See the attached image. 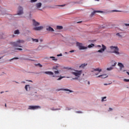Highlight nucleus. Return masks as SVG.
Returning <instances> with one entry per match:
<instances>
[{
	"instance_id": "ddd939ff",
	"label": "nucleus",
	"mask_w": 129,
	"mask_h": 129,
	"mask_svg": "<svg viewBox=\"0 0 129 129\" xmlns=\"http://www.w3.org/2000/svg\"><path fill=\"white\" fill-rule=\"evenodd\" d=\"M117 66H119V67L120 68L119 70H120V71H122V69L124 68V65L122 64V63L121 62H118V63H117Z\"/></svg>"
},
{
	"instance_id": "412c9836",
	"label": "nucleus",
	"mask_w": 129,
	"mask_h": 129,
	"mask_svg": "<svg viewBox=\"0 0 129 129\" xmlns=\"http://www.w3.org/2000/svg\"><path fill=\"white\" fill-rule=\"evenodd\" d=\"M62 29H63V27L62 26H56V29L62 30Z\"/></svg>"
},
{
	"instance_id": "2eb2a0df",
	"label": "nucleus",
	"mask_w": 129,
	"mask_h": 129,
	"mask_svg": "<svg viewBox=\"0 0 129 129\" xmlns=\"http://www.w3.org/2000/svg\"><path fill=\"white\" fill-rule=\"evenodd\" d=\"M107 77H108V75H107L106 74L99 75L98 77H97V78H101L102 79H105Z\"/></svg>"
},
{
	"instance_id": "3c124183",
	"label": "nucleus",
	"mask_w": 129,
	"mask_h": 129,
	"mask_svg": "<svg viewBox=\"0 0 129 129\" xmlns=\"http://www.w3.org/2000/svg\"><path fill=\"white\" fill-rule=\"evenodd\" d=\"M41 47V46H39V47H38V48H39V47Z\"/></svg>"
},
{
	"instance_id": "a211bd4d",
	"label": "nucleus",
	"mask_w": 129,
	"mask_h": 129,
	"mask_svg": "<svg viewBox=\"0 0 129 129\" xmlns=\"http://www.w3.org/2000/svg\"><path fill=\"white\" fill-rule=\"evenodd\" d=\"M49 58L52 59V60L54 61V62H56L57 61V59L54 56H50Z\"/></svg>"
},
{
	"instance_id": "6ab92c4d",
	"label": "nucleus",
	"mask_w": 129,
	"mask_h": 129,
	"mask_svg": "<svg viewBox=\"0 0 129 129\" xmlns=\"http://www.w3.org/2000/svg\"><path fill=\"white\" fill-rule=\"evenodd\" d=\"M60 90L69 91V92H70V93L73 92V91L70 90L69 89H60Z\"/></svg>"
},
{
	"instance_id": "13d9d810",
	"label": "nucleus",
	"mask_w": 129,
	"mask_h": 129,
	"mask_svg": "<svg viewBox=\"0 0 129 129\" xmlns=\"http://www.w3.org/2000/svg\"><path fill=\"white\" fill-rule=\"evenodd\" d=\"M123 72H125V71H123Z\"/></svg>"
},
{
	"instance_id": "473e14b6",
	"label": "nucleus",
	"mask_w": 129,
	"mask_h": 129,
	"mask_svg": "<svg viewBox=\"0 0 129 129\" xmlns=\"http://www.w3.org/2000/svg\"><path fill=\"white\" fill-rule=\"evenodd\" d=\"M29 87V85H26L25 86V90L27 91V87Z\"/></svg>"
},
{
	"instance_id": "a19ab883",
	"label": "nucleus",
	"mask_w": 129,
	"mask_h": 129,
	"mask_svg": "<svg viewBox=\"0 0 129 129\" xmlns=\"http://www.w3.org/2000/svg\"><path fill=\"white\" fill-rule=\"evenodd\" d=\"M119 12V11H116V10H113L112 11V12Z\"/></svg>"
},
{
	"instance_id": "9b49d317",
	"label": "nucleus",
	"mask_w": 129,
	"mask_h": 129,
	"mask_svg": "<svg viewBox=\"0 0 129 129\" xmlns=\"http://www.w3.org/2000/svg\"><path fill=\"white\" fill-rule=\"evenodd\" d=\"M43 29V26H39V27H36L33 28V30L35 31H41Z\"/></svg>"
},
{
	"instance_id": "39448f33",
	"label": "nucleus",
	"mask_w": 129,
	"mask_h": 129,
	"mask_svg": "<svg viewBox=\"0 0 129 129\" xmlns=\"http://www.w3.org/2000/svg\"><path fill=\"white\" fill-rule=\"evenodd\" d=\"M76 46L78 47L79 49L80 50H84L87 49L88 47L83 46V44L82 43H79L77 42L76 43Z\"/></svg>"
},
{
	"instance_id": "dca6fc26",
	"label": "nucleus",
	"mask_w": 129,
	"mask_h": 129,
	"mask_svg": "<svg viewBox=\"0 0 129 129\" xmlns=\"http://www.w3.org/2000/svg\"><path fill=\"white\" fill-rule=\"evenodd\" d=\"M96 13H103V11H95L92 12V16H93Z\"/></svg>"
},
{
	"instance_id": "864d4df0",
	"label": "nucleus",
	"mask_w": 129,
	"mask_h": 129,
	"mask_svg": "<svg viewBox=\"0 0 129 129\" xmlns=\"http://www.w3.org/2000/svg\"><path fill=\"white\" fill-rule=\"evenodd\" d=\"M88 84L90 85V82H88Z\"/></svg>"
},
{
	"instance_id": "5701e85b",
	"label": "nucleus",
	"mask_w": 129,
	"mask_h": 129,
	"mask_svg": "<svg viewBox=\"0 0 129 129\" xmlns=\"http://www.w3.org/2000/svg\"><path fill=\"white\" fill-rule=\"evenodd\" d=\"M122 33H116V36H118L119 38H122V36L121 35Z\"/></svg>"
},
{
	"instance_id": "f704fd0d",
	"label": "nucleus",
	"mask_w": 129,
	"mask_h": 129,
	"mask_svg": "<svg viewBox=\"0 0 129 129\" xmlns=\"http://www.w3.org/2000/svg\"><path fill=\"white\" fill-rule=\"evenodd\" d=\"M22 50L23 49L22 48H15V50Z\"/></svg>"
},
{
	"instance_id": "c756f323",
	"label": "nucleus",
	"mask_w": 129,
	"mask_h": 129,
	"mask_svg": "<svg viewBox=\"0 0 129 129\" xmlns=\"http://www.w3.org/2000/svg\"><path fill=\"white\" fill-rule=\"evenodd\" d=\"M37 2V0H31V3H36Z\"/></svg>"
},
{
	"instance_id": "393cba45",
	"label": "nucleus",
	"mask_w": 129,
	"mask_h": 129,
	"mask_svg": "<svg viewBox=\"0 0 129 129\" xmlns=\"http://www.w3.org/2000/svg\"><path fill=\"white\" fill-rule=\"evenodd\" d=\"M113 70V68H112V67H109V68H107L106 69V70H107V71H111V70Z\"/></svg>"
},
{
	"instance_id": "4d7b16f0",
	"label": "nucleus",
	"mask_w": 129,
	"mask_h": 129,
	"mask_svg": "<svg viewBox=\"0 0 129 129\" xmlns=\"http://www.w3.org/2000/svg\"><path fill=\"white\" fill-rule=\"evenodd\" d=\"M16 83H18V82H16Z\"/></svg>"
},
{
	"instance_id": "20e7f679",
	"label": "nucleus",
	"mask_w": 129,
	"mask_h": 129,
	"mask_svg": "<svg viewBox=\"0 0 129 129\" xmlns=\"http://www.w3.org/2000/svg\"><path fill=\"white\" fill-rule=\"evenodd\" d=\"M102 47V48H101L100 50H98V52L99 53H103L105 50H106V46H105L104 44H102V46L101 45H98L96 46V47H99V48H101Z\"/></svg>"
},
{
	"instance_id": "09e8293b",
	"label": "nucleus",
	"mask_w": 129,
	"mask_h": 129,
	"mask_svg": "<svg viewBox=\"0 0 129 129\" xmlns=\"http://www.w3.org/2000/svg\"><path fill=\"white\" fill-rule=\"evenodd\" d=\"M82 23V22H78V23Z\"/></svg>"
},
{
	"instance_id": "cd10ccee",
	"label": "nucleus",
	"mask_w": 129,
	"mask_h": 129,
	"mask_svg": "<svg viewBox=\"0 0 129 129\" xmlns=\"http://www.w3.org/2000/svg\"><path fill=\"white\" fill-rule=\"evenodd\" d=\"M19 58L18 57H15V58H13L12 59H10V61H12L13 60H14V59H18Z\"/></svg>"
},
{
	"instance_id": "6e6d98bb",
	"label": "nucleus",
	"mask_w": 129,
	"mask_h": 129,
	"mask_svg": "<svg viewBox=\"0 0 129 129\" xmlns=\"http://www.w3.org/2000/svg\"><path fill=\"white\" fill-rule=\"evenodd\" d=\"M96 1H99V0H96Z\"/></svg>"
},
{
	"instance_id": "49530a36",
	"label": "nucleus",
	"mask_w": 129,
	"mask_h": 129,
	"mask_svg": "<svg viewBox=\"0 0 129 129\" xmlns=\"http://www.w3.org/2000/svg\"><path fill=\"white\" fill-rule=\"evenodd\" d=\"M110 84H104V85H110Z\"/></svg>"
},
{
	"instance_id": "ea45409f",
	"label": "nucleus",
	"mask_w": 129,
	"mask_h": 129,
	"mask_svg": "<svg viewBox=\"0 0 129 129\" xmlns=\"http://www.w3.org/2000/svg\"><path fill=\"white\" fill-rule=\"evenodd\" d=\"M74 52V50H71L70 51V53H73Z\"/></svg>"
},
{
	"instance_id": "c03bdc74",
	"label": "nucleus",
	"mask_w": 129,
	"mask_h": 129,
	"mask_svg": "<svg viewBox=\"0 0 129 129\" xmlns=\"http://www.w3.org/2000/svg\"><path fill=\"white\" fill-rule=\"evenodd\" d=\"M126 73H127V74L128 75V76H129V72H126Z\"/></svg>"
},
{
	"instance_id": "58836bf2",
	"label": "nucleus",
	"mask_w": 129,
	"mask_h": 129,
	"mask_svg": "<svg viewBox=\"0 0 129 129\" xmlns=\"http://www.w3.org/2000/svg\"><path fill=\"white\" fill-rule=\"evenodd\" d=\"M125 26H129V24H125Z\"/></svg>"
},
{
	"instance_id": "4c0bfd02",
	"label": "nucleus",
	"mask_w": 129,
	"mask_h": 129,
	"mask_svg": "<svg viewBox=\"0 0 129 129\" xmlns=\"http://www.w3.org/2000/svg\"><path fill=\"white\" fill-rule=\"evenodd\" d=\"M112 110V109L111 108H109V111H111Z\"/></svg>"
},
{
	"instance_id": "a18cd8bd",
	"label": "nucleus",
	"mask_w": 129,
	"mask_h": 129,
	"mask_svg": "<svg viewBox=\"0 0 129 129\" xmlns=\"http://www.w3.org/2000/svg\"><path fill=\"white\" fill-rule=\"evenodd\" d=\"M2 58H4V56H1V57H0V59H2Z\"/></svg>"
},
{
	"instance_id": "37998d69",
	"label": "nucleus",
	"mask_w": 129,
	"mask_h": 129,
	"mask_svg": "<svg viewBox=\"0 0 129 129\" xmlns=\"http://www.w3.org/2000/svg\"><path fill=\"white\" fill-rule=\"evenodd\" d=\"M52 77H53V78H54V77H56L55 75H53V76H52Z\"/></svg>"
},
{
	"instance_id": "4be33fe9",
	"label": "nucleus",
	"mask_w": 129,
	"mask_h": 129,
	"mask_svg": "<svg viewBox=\"0 0 129 129\" xmlns=\"http://www.w3.org/2000/svg\"><path fill=\"white\" fill-rule=\"evenodd\" d=\"M32 41H33V42H39V40L38 39H34V38H32Z\"/></svg>"
},
{
	"instance_id": "603ef678",
	"label": "nucleus",
	"mask_w": 129,
	"mask_h": 129,
	"mask_svg": "<svg viewBox=\"0 0 129 129\" xmlns=\"http://www.w3.org/2000/svg\"><path fill=\"white\" fill-rule=\"evenodd\" d=\"M5 107H7V104H5Z\"/></svg>"
},
{
	"instance_id": "9d476101",
	"label": "nucleus",
	"mask_w": 129,
	"mask_h": 129,
	"mask_svg": "<svg viewBox=\"0 0 129 129\" xmlns=\"http://www.w3.org/2000/svg\"><path fill=\"white\" fill-rule=\"evenodd\" d=\"M23 14V9L21 7H19V11H18L17 15H22Z\"/></svg>"
},
{
	"instance_id": "f8f14e48",
	"label": "nucleus",
	"mask_w": 129,
	"mask_h": 129,
	"mask_svg": "<svg viewBox=\"0 0 129 129\" xmlns=\"http://www.w3.org/2000/svg\"><path fill=\"white\" fill-rule=\"evenodd\" d=\"M33 25L34 26L37 27L39 26L40 25V23H39V22H37L35 20H33Z\"/></svg>"
},
{
	"instance_id": "2f4dec72",
	"label": "nucleus",
	"mask_w": 129,
	"mask_h": 129,
	"mask_svg": "<svg viewBox=\"0 0 129 129\" xmlns=\"http://www.w3.org/2000/svg\"><path fill=\"white\" fill-rule=\"evenodd\" d=\"M123 81L125 82H129V80L125 79L123 80Z\"/></svg>"
},
{
	"instance_id": "e433bc0d",
	"label": "nucleus",
	"mask_w": 129,
	"mask_h": 129,
	"mask_svg": "<svg viewBox=\"0 0 129 129\" xmlns=\"http://www.w3.org/2000/svg\"><path fill=\"white\" fill-rule=\"evenodd\" d=\"M52 111L57 110H59V109H51Z\"/></svg>"
},
{
	"instance_id": "6e6552de",
	"label": "nucleus",
	"mask_w": 129,
	"mask_h": 129,
	"mask_svg": "<svg viewBox=\"0 0 129 129\" xmlns=\"http://www.w3.org/2000/svg\"><path fill=\"white\" fill-rule=\"evenodd\" d=\"M93 71H91V72L94 73L95 72H98V73L95 74V75L97 76L99 73L102 72V69L100 68L93 69Z\"/></svg>"
},
{
	"instance_id": "f257e3e1",
	"label": "nucleus",
	"mask_w": 129,
	"mask_h": 129,
	"mask_svg": "<svg viewBox=\"0 0 129 129\" xmlns=\"http://www.w3.org/2000/svg\"><path fill=\"white\" fill-rule=\"evenodd\" d=\"M24 41L23 40H18L16 42H14L11 43V44L13 46V47H22V46H21V44H24Z\"/></svg>"
},
{
	"instance_id": "aec40b11",
	"label": "nucleus",
	"mask_w": 129,
	"mask_h": 129,
	"mask_svg": "<svg viewBox=\"0 0 129 129\" xmlns=\"http://www.w3.org/2000/svg\"><path fill=\"white\" fill-rule=\"evenodd\" d=\"M45 74L46 75H53V73L52 72H45Z\"/></svg>"
},
{
	"instance_id": "7c9ffc66",
	"label": "nucleus",
	"mask_w": 129,
	"mask_h": 129,
	"mask_svg": "<svg viewBox=\"0 0 129 129\" xmlns=\"http://www.w3.org/2000/svg\"><path fill=\"white\" fill-rule=\"evenodd\" d=\"M36 66H39L40 68L42 67V65H41L40 63H38L37 64H36Z\"/></svg>"
},
{
	"instance_id": "f03ea898",
	"label": "nucleus",
	"mask_w": 129,
	"mask_h": 129,
	"mask_svg": "<svg viewBox=\"0 0 129 129\" xmlns=\"http://www.w3.org/2000/svg\"><path fill=\"white\" fill-rule=\"evenodd\" d=\"M72 74L75 75L76 77L73 78V80H78V78H80L82 74V71L75 70V72H72Z\"/></svg>"
},
{
	"instance_id": "423d86ee",
	"label": "nucleus",
	"mask_w": 129,
	"mask_h": 129,
	"mask_svg": "<svg viewBox=\"0 0 129 129\" xmlns=\"http://www.w3.org/2000/svg\"><path fill=\"white\" fill-rule=\"evenodd\" d=\"M58 68H59V66H55L52 68V70H56L54 71V73L55 75H58L59 74L60 71H58Z\"/></svg>"
},
{
	"instance_id": "bb28decb",
	"label": "nucleus",
	"mask_w": 129,
	"mask_h": 129,
	"mask_svg": "<svg viewBox=\"0 0 129 129\" xmlns=\"http://www.w3.org/2000/svg\"><path fill=\"white\" fill-rule=\"evenodd\" d=\"M64 78H65V77H60L59 78H58L57 80V81H60V80H61L62 79H63Z\"/></svg>"
},
{
	"instance_id": "0eeeda50",
	"label": "nucleus",
	"mask_w": 129,
	"mask_h": 129,
	"mask_svg": "<svg viewBox=\"0 0 129 129\" xmlns=\"http://www.w3.org/2000/svg\"><path fill=\"white\" fill-rule=\"evenodd\" d=\"M41 107L40 106H29L28 109L29 110H37L38 109H40Z\"/></svg>"
},
{
	"instance_id": "7ed1b4c3",
	"label": "nucleus",
	"mask_w": 129,
	"mask_h": 129,
	"mask_svg": "<svg viewBox=\"0 0 129 129\" xmlns=\"http://www.w3.org/2000/svg\"><path fill=\"white\" fill-rule=\"evenodd\" d=\"M109 48H110V49L111 50H113L112 53H114L116 55L120 54V52H119V49H118V47L114 46H110V47H109Z\"/></svg>"
},
{
	"instance_id": "5fc2aeb1",
	"label": "nucleus",
	"mask_w": 129,
	"mask_h": 129,
	"mask_svg": "<svg viewBox=\"0 0 129 129\" xmlns=\"http://www.w3.org/2000/svg\"><path fill=\"white\" fill-rule=\"evenodd\" d=\"M65 53H66V54H67V53H68V52H66Z\"/></svg>"
},
{
	"instance_id": "b1692460",
	"label": "nucleus",
	"mask_w": 129,
	"mask_h": 129,
	"mask_svg": "<svg viewBox=\"0 0 129 129\" xmlns=\"http://www.w3.org/2000/svg\"><path fill=\"white\" fill-rule=\"evenodd\" d=\"M94 44L93 43H92L91 44H89L88 46V47L89 48H91L92 47H94Z\"/></svg>"
},
{
	"instance_id": "4468645a",
	"label": "nucleus",
	"mask_w": 129,
	"mask_h": 129,
	"mask_svg": "<svg viewBox=\"0 0 129 129\" xmlns=\"http://www.w3.org/2000/svg\"><path fill=\"white\" fill-rule=\"evenodd\" d=\"M46 31L48 32H53L54 30L53 28L51 27L50 26H48L47 28H46Z\"/></svg>"
},
{
	"instance_id": "a878e982",
	"label": "nucleus",
	"mask_w": 129,
	"mask_h": 129,
	"mask_svg": "<svg viewBox=\"0 0 129 129\" xmlns=\"http://www.w3.org/2000/svg\"><path fill=\"white\" fill-rule=\"evenodd\" d=\"M19 34V30H15V34Z\"/></svg>"
},
{
	"instance_id": "79ce46f5",
	"label": "nucleus",
	"mask_w": 129,
	"mask_h": 129,
	"mask_svg": "<svg viewBox=\"0 0 129 129\" xmlns=\"http://www.w3.org/2000/svg\"><path fill=\"white\" fill-rule=\"evenodd\" d=\"M40 42H43V39H40Z\"/></svg>"
},
{
	"instance_id": "f3484780",
	"label": "nucleus",
	"mask_w": 129,
	"mask_h": 129,
	"mask_svg": "<svg viewBox=\"0 0 129 129\" xmlns=\"http://www.w3.org/2000/svg\"><path fill=\"white\" fill-rule=\"evenodd\" d=\"M87 65H88L87 63H83L82 65L80 66V68L84 69L85 68L86 66Z\"/></svg>"
},
{
	"instance_id": "8fccbe9b",
	"label": "nucleus",
	"mask_w": 129,
	"mask_h": 129,
	"mask_svg": "<svg viewBox=\"0 0 129 129\" xmlns=\"http://www.w3.org/2000/svg\"><path fill=\"white\" fill-rule=\"evenodd\" d=\"M63 6H64V5H61L60 7H63Z\"/></svg>"
},
{
	"instance_id": "de8ad7c7",
	"label": "nucleus",
	"mask_w": 129,
	"mask_h": 129,
	"mask_svg": "<svg viewBox=\"0 0 129 129\" xmlns=\"http://www.w3.org/2000/svg\"><path fill=\"white\" fill-rule=\"evenodd\" d=\"M4 93V92H1V94Z\"/></svg>"
},
{
	"instance_id": "c9c22d12",
	"label": "nucleus",
	"mask_w": 129,
	"mask_h": 129,
	"mask_svg": "<svg viewBox=\"0 0 129 129\" xmlns=\"http://www.w3.org/2000/svg\"><path fill=\"white\" fill-rule=\"evenodd\" d=\"M56 56H62V54L60 53L59 54L56 55Z\"/></svg>"
},
{
	"instance_id": "c85d7f7f",
	"label": "nucleus",
	"mask_w": 129,
	"mask_h": 129,
	"mask_svg": "<svg viewBox=\"0 0 129 129\" xmlns=\"http://www.w3.org/2000/svg\"><path fill=\"white\" fill-rule=\"evenodd\" d=\"M106 99V97H103V98H102V101L103 102V101H106V100H105V99Z\"/></svg>"
},
{
	"instance_id": "72a5a7b5",
	"label": "nucleus",
	"mask_w": 129,
	"mask_h": 129,
	"mask_svg": "<svg viewBox=\"0 0 129 129\" xmlns=\"http://www.w3.org/2000/svg\"><path fill=\"white\" fill-rule=\"evenodd\" d=\"M116 64H117L116 62H114V63L113 64H112V65L111 66V67H114L116 65Z\"/></svg>"
},
{
	"instance_id": "1a4fd4ad",
	"label": "nucleus",
	"mask_w": 129,
	"mask_h": 129,
	"mask_svg": "<svg viewBox=\"0 0 129 129\" xmlns=\"http://www.w3.org/2000/svg\"><path fill=\"white\" fill-rule=\"evenodd\" d=\"M42 6V4H41V3H37L35 4L36 8L39 11H42L41 9H40L41 8Z\"/></svg>"
}]
</instances>
